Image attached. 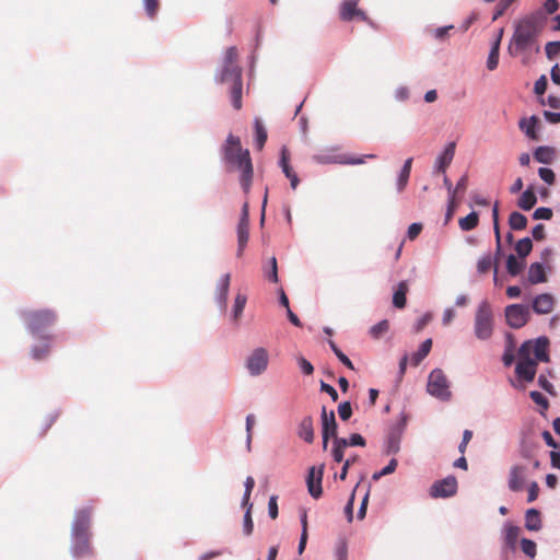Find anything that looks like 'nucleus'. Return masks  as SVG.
<instances>
[{
	"instance_id": "f257e3e1",
	"label": "nucleus",
	"mask_w": 560,
	"mask_h": 560,
	"mask_svg": "<svg viewBox=\"0 0 560 560\" xmlns=\"http://www.w3.org/2000/svg\"><path fill=\"white\" fill-rule=\"evenodd\" d=\"M550 340L547 336H539L522 342L518 348V361L515 374L518 382L532 383L537 374L539 362H550Z\"/></svg>"
},
{
	"instance_id": "f03ea898",
	"label": "nucleus",
	"mask_w": 560,
	"mask_h": 560,
	"mask_svg": "<svg viewBox=\"0 0 560 560\" xmlns=\"http://www.w3.org/2000/svg\"><path fill=\"white\" fill-rule=\"evenodd\" d=\"M221 162L228 172L240 171V185L244 194L250 191L254 168L248 149H243L241 139L230 133L220 149Z\"/></svg>"
},
{
	"instance_id": "7ed1b4c3",
	"label": "nucleus",
	"mask_w": 560,
	"mask_h": 560,
	"mask_svg": "<svg viewBox=\"0 0 560 560\" xmlns=\"http://www.w3.org/2000/svg\"><path fill=\"white\" fill-rule=\"evenodd\" d=\"M237 48L235 46L228 47L213 78L217 84L230 85L231 104L236 110L242 108L243 95V69L237 65Z\"/></svg>"
},
{
	"instance_id": "20e7f679",
	"label": "nucleus",
	"mask_w": 560,
	"mask_h": 560,
	"mask_svg": "<svg viewBox=\"0 0 560 560\" xmlns=\"http://www.w3.org/2000/svg\"><path fill=\"white\" fill-rule=\"evenodd\" d=\"M540 32L541 23L537 15L532 14L518 21L509 43V54L512 57H516L534 47L536 51H539L537 38Z\"/></svg>"
},
{
	"instance_id": "39448f33",
	"label": "nucleus",
	"mask_w": 560,
	"mask_h": 560,
	"mask_svg": "<svg viewBox=\"0 0 560 560\" xmlns=\"http://www.w3.org/2000/svg\"><path fill=\"white\" fill-rule=\"evenodd\" d=\"M91 508L78 510L71 526L70 552L73 559H80L93 555L90 545Z\"/></svg>"
},
{
	"instance_id": "423d86ee",
	"label": "nucleus",
	"mask_w": 560,
	"mask_h": 560,
	"mask_svg": "<svg viewBox=\"0 0 560 560\" xmlns=\"http://www.w3.org/2000/svg\"><path fill=\"white\" fill-rule=\"evenodd\" d=\"M21 318L24 320L28 332L33 338L52 341V336L47 329L55 323L56 314L51 310L23 311Z\"/></svg>"
},
{
	"instance_id": "0eeeda50",
	"label": "nucleus",
	"mask_w": 560,
	"mask_h": 560,
	"mask_svg": "<svg viewBox=\"0 0 560 560\" xmlns=\"http://www.w3.org/2000/svg\"><path fill=\"white\" fill-rule=\"evenodd\" d=\"M494 316L490 303L482 300L476 310L474 318V334L478 340H488L493 335Z\"/></svg>"
},
{
	"instance_id": "6e6552de",
	"label": "nucleus",
	"mask_w": 560,
	"mask_h": 560,
	"mask_svg": "<svg viewBox=\"0 0 560 560\" xmlns=\"http://www.w3.org/2000/svg\"><path fill=\"white\" fill-rule=\"evenodd\" d=\"M408 415L400 412L399 418L390 424L383 444L384 455H396L400 452V444L404 432L407 428Z\"/></svg>"
},
{
	"instance_id": "1a4fd4ad",
	"label": "nucleus",
	"mask_w": 560,
	"mask_h": 560,
	"mask_svg": "<svg viewBox=\"0 0 560 560\" xmlns=\"http://www.w3.org/2000/svg\"><path fill=\"white\" fill-rule=\"evenodd\" d=\"M427 392L441 401H448L451 399L452 392L450 389V381L441 369L436 368L430 372Z\"/></svg>"
},
{
	"instance_id": "9d476101",
	"label": "nucleus",
	"mask_w": 560,
	"mask_h": 560,
	"mask_svg": "<svg viewBox=\"0 0 560 560\" xmlns=\"http://www.w3.org/2000/svg\"><path fill=\"white\" fill-rule=\"evenodd\" d=\"M336 148H330L325 152L313 155V160L318 164H342V165H360L366 159H374L375 154H365L359 158L336 153Z\"/></svg>"
},
{
	"instance_id": "9b49d317",
	"label": "nucleus",
	"mask_w": 560,
	"mask_h": 560,
	"mask_svg": "<svg viewBox=\"0 0 560 560\" xmlns=\"http://www.w3.org/2000/svg\"><path fill=\"white\" fill-rule=\"evenodd\" d=\"M506 324L514 329L524 327L530 318V307L527 304H511L504 310Z\"/></svg>"
},
{
	"instance_id": "f8f14e48",
	"label": "nucleus",
	"mask_w": 560,
	"mask_h": 560,
	"mask_svg": "<svg viewBox=\"0 0 560 560\" xmlns=\"http://www.w3.org/2000/svg\"><path fill=\"white\" fill-rule=\"evenodd\" d=\"M458 489L457 479L455 476L450 475L441 480H436L429 489V494L433 499L451 498L456 494Z\"/></svg>"
},
{
	"instance_id": "ddd939ff",
	"label": "nucleus",
	"mask_w": 560,
	"mask_h": 560,
	"mask_svg": "<svg viewBox=\"0 0 560 560\" xmlns=\"http://www.w3.org/2000/svg\"><path fill=\"white\" fill-rule=\"evenodd\" d=\"M268 352L265 348H256L246 360V369L249 375L258 376L262 374L268 366Z\"/></svg>"
},
{
	"instance_id": "4468645a",
	"label": "nucleus",
	"mask_w": 560,
	"mask_h": 560,
	"mask_svg": "<svg viewBox=\"0 0 560 560\" xmlns=\"http://www.w3.org/2000/svg\"><path fill=\"white\" fill-rule=\"evenodd\" d=\"M528 468L523 464L512 465L508 475V487L512 492L524 490L527 481Z\"/></svg>"
},
{
	"instance_id": "2eb2a0df",
	"label": "nucleus",
	"mask_w": 560,
	"mask_h": 560,
	"mask_svg": "<svg viewBox=\"0 0 560 560\" xmlns=\"http://www.w3.org/2000/svg\"><path fill=\"white\" fill-rule=\"evenodd\" d=\"M324 469H325V465L320 464L318 467L312 466L307 470V476H306L305 481H306V486H307V491L313 499H319L323 494L322 481H323Z\"/></svg>"
},
{
	"instance_id": "dca6fc26",
	"label": "nucleus",
	"mask_w": 560,
	"mask_h": 560,
	"mask_svg": "<svg viewBox=\"0 0 560 560\" xmlns=\"http://www.w3.org/2000/svg\"><path fill=\"white\" fill-rule=\"evenodd\" d=\"M320 431L325 439H332L338 433V423L335 411L330 410L328 412L325 406H323L320 410Z\"/></svg>"
},
{
	"instance_id": "f3484780",
	"label": "nucleus",
	"mask_w": 560,
	"mask_h": 560,
	"mask_svg": "<svg viewBox=\"0 0 560 560\" xmlns=\"http://www.w3.org/2000/svg\"><path fill=\"white\" fill-rule=\"evenodd\" d=\"M556 305V299L551 293L537 294L529 306L537 315H546L552 312Z\"/></svg>"
},
{
	"instance_id": "a211bd4d",
	"label": "nucleus",
	"mask_w": 560,
	"mask_h": 560,
	"mask_svg": "<svg viewBox=\"0 0 560 560\" xmlns=\"http://www.w3.org/2000/svg\"><path fill=\"white\" fill-rule=\"evenodd\" d=\"M230 280V273H224L221 276L217 283L214 300L221 313H225L228 310Z\"/></svg>"
},
{
	"instance_id": "6ab92c4d",
	"label": "nucleus",
	"mask_w": 560,
	"mask_h": 560,
	"mask_svg": "<svg viewBox=\"0 0 560 560\" xmlns=\"http://www.w3.org/2000/svg\"><path fill=\"white\" fill-rule=\"evenodd\" d=\"M296 435L307 444L315 440L314 419L311 415L304 416L296 425Z\"/></svg>"
},
{
	"instance_id": "aec40b11",
	"label": "nucleus",
	"mask_w": 560,
	"mask_h": 560,
	"mask_svg": "<svg viewBox=\"0 0 560 560\" xmlns=\"http://www.w3.org/2000/svg\"><path fill=\"white\" fill-rule=\"evenodd\" d=\"M456 144L454 141L448 142L444 150L438 155L434 166L433 173H444L446 167L452 163L455 154Z\"/></svg>"
},
{
	"instance_id": "412c9836",
	"label": "nucleus",
	"mask_w": 560,
	"mask_h": 560,
	"mask_svg": "<svg viewBox=\"0 0 560 560\" xmlns=\"http://www.w3.org/2000/svg\"><path fill=\"white\" fill-rule=\"evenodd\" d=\"M521 528L512 523L504 524L503 550L515 551Z\"/></svg>"
},
{
	"instance_id": "4be33fe9",
	"label": "nucleus",
	"mask_w": 560,
	"mask_h": 560,
	"mask_svg": "<svg viewBox=\"0 0 560 560\" xmlns=\"http://www.w3.org/2000/svg\"><path fill=\"white\" fill-rule=\"evenodd\" d=\"M279 166L281 167L284 176L290 180L291 188L295 189L300 184V178L289 164V153L285 147L281 149Z\"/></svg>"
},
{
	"instance_id": "5701e85b",
	"label": "nucleus",
	"mask_w": 560,
	"mask_h": 560,
	"mask_svg": "<svg viewBox=\"0 0 560 560\" xmlns=\"http://www.w3.org/2000/svg\"><path fill=\"white\" fill-rule=\"evenodd\" d=\"M547 267L544 265V262L535 261L530 264L528 268V276L527 281L530 284H539L547 282V273H546Z\"/></svg>"
},
{
	"instance_id": "b1692460",
	"label": "nucleus",
	"mask_w": 560,
	"mask_h": 560,
	"mask_svg": "<svg viewBox=\"0 0 560 560\" xmlns=\"http://www.w3.org/2000/svg\"><path fill=\"white\" fill-rule=\"evenodd\" d=\"M539 119L536 115H532L528 118H522L518 121L520 129L529 138V139H537V127H538Z\"/></svg>"
},
{
	"instance_id": "393cba45",
	"label": "nucleus",
	"mask_w": 560,
	"mask_h": 560,
	"mask_svg": "<svg viewBox=\"0 0 560 560\" xmlns=\"http://www.w3.org/2000/svg\"><path fill=\"white\" fill-rule=\"evenodd\" d=\"M538 443L529 439H521L518 444V454L525 460H532L536 456Z\"/></svg>"
},
{
	"instance_id": "a878e982",
	"label": "nucleus",
	"mask_w": 560,
	"mask_h": 560,
	"mask_svg": "<svg viewBox=\"0 0 560 560\" xmlns=\"http://www.w3.org/2000/svg\"><path fill=\"white\" fill-rule=\"evenodd\" d=\"M536 203L537 196L534 190V187L530 185L522 192L521 197L517 200V206L524 211H529L534 208Z\"/></svg>"
},
{
	"instance_id": "bb28decb",
	"label": "nucleus",
	"mask_w": 560,
	"mask_h": 560,
	"mask_svg": "<svg viewBox=\"0 0 560 560\" xmlns=\"http://www.w3.org/2000/svg\"><path fill=\"white\" fill-rule=\"evenodd\" d=\"M542 527L540 512L535 509H528L525 513V528L530 532H538Z\"/></svg>"
},
{
	"instance_id": "cd10ccee",
	"label": "nucleus",
	"mask_w": 560,
	"mask_h": 560,
	"mask_svg": "<svg viewBox=\"0 0 560 560\" xmlns=\"http://www.w3.org/2000/svg\"><path fill=\"white\" fill-rule=\"evenodd\" d=\"M526 267L525 259L518 258L514 254H509L505 261V268L511 277L518 276Z\"/></svg>"
},
{
	"instance_id": "c85d7f7f",
	"label": "nucleus",
	"mask_w": 560,
	"mask_h": 560,
	"mask_svg": "<svg viewBox=\"0 0 560 560\" xmlns=\"http://www.w3.org/2000/svg\"><path fill=\"white\" fill-rule=\"evenodd\" d=\"M534 159L541 164H550L556 158V150L552 147L540 145L534 150Z\"/></svg>"
},
{
	"instance_id": "c756f323",
	"label": "nucleus",
	"mask_w": 560,
	"mask_h": 560,
	"mask_svg": "<svg viewBox=\"0 0 560 560\" xmlns=\"http://www.w3.org/2000/svg\"><path fill=\"white\" fill-rule=\"evenodd\" d=\"M249 237V222L238 221L237 224V256H241Z\"/></svg>"
},
{
	"instance_id": "7c9ffc66",
	"label": "nucleus",
	"mask_w": 560,
	"mask_h": 560,
	"mask_svg": "<svg viewBox=\"0 0 560 560\" xmlns=\"http://www.w3.org/2000/svg\"><path fill=\"white\" fill-rule=\"evenodd\" d=\"M412 165V158L405 161L396 179V189L398 192L402 191L408 184Z\"/></svg>"
},
{
	"instance_id": "2f4dec72",
	"label": "nucleus",
	"mask_w": 560,
	"mask_h": 560,
	"mask_svg": "<svg viewBox=\"0 0 560 560\" xmlns=\"http://www.w3.org/2000/svg\"><path fill=\"white\" fill-rule=\"evenodd\" d=\"M408 292V283L406 280L400 281L397 284L396 290L393 294V305L397 308H404L407 303L406 294Z\"/></svg>"
},
{
	"instance_id": "473e14b6",
	"label": "nucleus",
	"mask_w": 560,
	"mask_h": 560,
	"mask_svg": "<svg viewBox=\"0 0 560 560\" xmlns=\"http://www.w3.org/2000/svg\"><path fill=\"white\" fill-rule=\"evenodd\" d=\"M548 377H555L553 370L551 369H545L537 378L538 386L548 393L551 396H556V389L551 382H549Z\"/></svg>"
},
{
	"instance_id": "72a5a7b5",
	"label": "nucleus",
	"mask_w": 560,
	"mask_h": 560,
	"mask_svg": "<svg viewBox=\"0 0 560 560\" xmlns=\"http://www.w3.org/2000/svg\"><path fill=\"white\" fill-rule=\"evenodd\" d=\"M359 0H343L340 3L339 15L340 20L350 22L353 20V13L358 8Z\"/></svg>"
},
{
	"instance_id": "f704fd0d",
	"label": "nucleus",
	"mask_w": 560,
	"mask_h": 560,
	"mask_svg": "<svg viewBox=\"0 0 560 560\" xmlns=\"http://www.w3.org/2000/svg\"><path fill=\"white\" fill-rule=\"evenodd\" d=\"M516 256L521 259H525L533 250V240L529 236H525L518 240L514 246Z\"/></svg>"
},
{
	"instance_id": "c9c22d12",
	"label": "nucleus",
	"mask_w": 560,
	"mask_h": 560,
	"mask_svg": "<svg viewBox=\"0 0 560 560\" xmlns=\"http://www.w3.org/2000/svg\"><path fill=\"white\" fill-rule=\"evenodd\" d=\"M255 128V145L258 150H261L267 141V130L259 118L254 119Z\"/></svg>"
},
{
	"instance_id": "e433bc0d",
	"label": "nucleus",
	"mask_w": 560,
	"mask_h": 560,
	"mask_svg": "<svg viewBox=\"0 0 560 560\" xmlns=\"http://www.w3.org/2000/svg\"><path fill=\"white\" fill-rule=\"evenodd\" d=\"M432 348V339L428 338L420 345L419 349L412 353L411 363L418 365L430 353Z\"/></svg>"
},
{
	"instance_id": "4c0bfd02",
	"label": "nucleus",
	"mask_w": 560,
	"mask_h": 560,
	"mask_svg": "<svg viewBox=\"0 0 560 560\" xmlns=\"http://www.w3.org/2000/svg\"><path fill=\"white\" fill-rule=\"evenodd\" d=\"M527 223H528V220L523 213H521L518 211L511 212V214L509 217V226L511 228V230H514V231L525 230L527 226Z\"/></svg>"
},
{
	"instance_id": "58836bf2",
	"label": "nucleus",
	"mask_w": 560,
	"mask_h": 560,
	"mask_svg": "<svg viewBox=\"0 0 560 560\" xmlns=\"http://www.w3.org/2000/svg\"><path fill=\"white\" fill-rule=\"evenodd\" d=\"M42 345H33L31 348V357L32 359L39 361L45 359L50 350V343L51 341L42 340Z\"/></svg>"
},
{
	"instance_id": "ea45409f",
	"label": "nucleus",
	"mask_w": 560,
	"mask_h": 560,
	"mask_svg": "<svg viewBox=\"0 0 560 560\" xmlns=\"http://www.w3.org/2000/svg\"><path fill=\"white\" fill-rule=\"evenodd\" d=\"M479 222L478 212L471 211L466 217L459 219V228L463 231H471L474 230Z\"/></svg>"
},
{
	"instance_id": "a19ab883",
	"label": "nucleus",
	"mask_w": 560,
	"mask_h": 560,
	"mask_svg": "<svg viewBox=\"0 0 560 560\" xmlns=\"http://www.w3.org/2000/svg\"><path fill=\"white\" fill-rule=\"evenodd\" d=\"M494 236H495V252H494V256L492 257V262L494 266L493 282L497 285L498 284V261H499L500 257L503 255V250H502V243H501V233L494 234Z\"/></svg>"
},
{
	"instance_id": "79ce46f5",
	"label": "nucleus",
	"mask_w": 560,
	"mask_h": 560,
	"mask_svg": "<svg viewBox=\"0 0 560 560\" xmlns=\"http://www.w3.org/2000/svg\"><path fill=\"white\" fill-rule=\"evenodd\" d=\"M329 348L334 352V354L338 358V360L346 365L350 370H354V366L351 360L339 349L336 342L331 339L328 340Z\"/></svg>"
},
{
	"instance_id": "37998d69",
	"label": "nucleus",
	"mask_w": 560,
	"mask_h": 560,
	"mask_svg": "<svg viewBox=\"0 0 560 560\" xmlns=\"http://www.w3.org/2000/svg\"><path fill=\"white\" fill-rule=\"evenodd\" d=\"M521 549L524 552V555L530 559H534L537 555V544L529 538H522L521 541Z\"/></svg>"
},
{
	"instance_id": "c03bdc74",
	"label": "nucleus",
	"mask_w": 560,
	"mask_h": 560,
	"mask_svg": "<svg viewBox=\"0 0 560 560\" xmlns=\"http://www.w3.org/2000/svg\"><path fill=\"white\" fill-rule=\"evenodd\" d=\"M247 302V298L244 294H237L234 300L233 308H232V318L234 320L238 319V317L242 315L245 305Z\"/></svg>"
},
{
	"instance_id": "a18cd8bd",
	"label": "nucleus",
	"mask_w": 560,
	"mask_h": 560,
	"mask_svg": "<svg viewBox=\"0 0 560 560\" xmlns=\"http://www.w3.org/2000/svg\"><path fill=\"white\" fill-rule=\"evenodd\" d=\"M389 329V323L387 319H383V320H380L378 323H376L375 325H373L371 328H370V336L374 339H380L383 334H385L386 331H388Z\"/></svg>"
},
{
	"instance_id": "49530a36",
	"label": "nucleus",
	"mask_w": 560,
	"mask_h": 560,
	"mask_svg": "<svg viewBox=\"0 0 560 560\" xmlns=\"http://www.w3.org/2000/svg\"><path fill=\"white\" fill-rule=\"evenodd\" d=\"M397 466H398L397 459L396 458H392L385 467H383L378 471H375L372 475V479L374 481H376V480L381 479L384 476L393 474L396 470Z\"/></svg>"
},
{
	"instance_id": "de8ad7c7",
	"label": "nucleus",
	"mask_w": 560,
	"mask_h": 560,
	"mask_svg": "<svg viewBox=\"0 0 560 560\" xmlns=\"http://www.w3.org/2000/svg\"><path fill=\"white\" fill-rule=\"evenodd\" d=\"M492 262V256L490 253L483 254L477 261V271L480 275L486 273L490 270Z\"/></svg>"
},
{
	"instance_id": "09e8293b",
	"label": "nucleus",
	"mask_w": 560,
	"mask_h": 560,
	"mask_svg": "<svg viewBox=\"0 0 560 560\" xmlns=\"http://www.w3.org/2000/svg\"><path fill=\"white\" fill-rule=\"evenodd\" d=\"M265 276L268 280H270L273 283H277L279 281L278 265L276 257L270 258L269 267L265 269Z\"/></svg>"
},
{
	"instance_id": "8fccbe9b",
	"label": "nucleus",
	"mask_w": 560,
	"mask_h": 560,
	"mask_svg": "<svg viewBox=\"0 0 560 560\" xmlns=\"http://www.w3.org/2000/svg\"><path fill=\"white\" fill-rule=\"evenodd\" d=\"M499 55H500V50H498L497 45H491V48H490V51H489V55L487 58L488 70L493 71L494 69H497L498 63H499Z\"/></svg>"
},
{
	"instance_id": "3c124183",
	"label": "nucleus",
	"mask_w": 560,
	"mask_h": 560,
	"mask_svg": "<svg viewBox=\"0 0 560 560\" xmlns=\"http://www.w3.org/2000/svg\"><path fill=\"white\" fill-rule=\"evenodd\" d=\"M538 176L544 183H546L549 186L556 183V174L553 170L550 167H539Z\"/></svg>"
},
{
	"instance_id": "603ef678",
	"label": "nucleus",
	"mask_w": 560,
	"mask_h": 560,
	"mask_svg": "<svg viewBox=\"0 0 560 560\" xmlns=\"http://www.w3.org/2000/svg\"><path fill=\"white\" fill-rule=\"evenodd\" d=\"M552 215H553V211H552L551 208H549V207H539V208L535 209V211L532 214V218L534 220L549 221V220L552 219Z\"/></svg>"
},
{
	"instance_id": "864d4df0",
	"label": "nucleus",
	"mask_w": 560,
	"mask_h": 560,
	"mask_svg": "<svg viewBox=\"0 0 560 560\" xmlns=\"http://www.w3.org/2000/svg\"><path fill=\"white\" fill-rule=\"evenodd\" d=\"M253 529H254V523H253V518H252V505H249L248 509H246V511L244 513L243 533H244V535L249 536V535H252Z\"/></svg>"
},
{
	"instance_id": "5fc2aeb1",
	"label": "nucleus",
	"mask_w": 560,
	"mask_h": 560,
	"mask_svg": "<svg viewBox=\"0 0 560 560\" xmlns=\"http://www.w3.org/2000/svg\"><path fill=\"white\" fill-rule=\"evenodd\" d=\"M338 415L342 421H348L352 416V406L350 401H342L338 406Z\"/></svg>"
},
{
	"instance_id": "6e6d98bb",
	"label": "nucleus",
	"mask_w": 560,
	"mask_h": 560,
	"mask_svg": "<svg viewBox=\"0 0 560 560\" xmlns=\"http://www.w3.org/2000/svg\"><path fill=\"white\" fill-rule=\"evenodd\" d=\"M514 1L515 0H500L494 8L492 20L495 21L502 16Z\"/></svg>"
},
{
	"instance_id": "4d7b16f0",
	"label": "nucleus",
	"mask_w": 560,
	"mask_h": 560,
	"mask_svg": "<svg viewBox=\"0 0 560 560\" xmlns=\"http://www.w3.org/2000/svg\"><path fill=\"white\" fill-rule=\"evenodd\" d=\"M529 397L536 405L540 406L542 409H548L549 400L540 392L532 390L529 393Z\"/></svg>"
},
{
	"instance_id": "13d9d810",
	"label": "nucleus",
	"mask_w": 560,
	"mask_h": 560,
	"mask_svg": "<svg viewBox=\"0 0 560 560\" xmlns=\"http://www.w3.org/2000/svg\"><path fill=\"white\" fill-rule=\"evenodd\" d=\"M545 52L548 59L555 58L560 54V40L549 42L545 46Z\"/></svg>"
},
{
	"instance_id": "bf43d9fd",
	"label": "nucleus",
	"mask_w": 560,
	"mask_h": 560,
	"mask_svg": "<svg viewBox=\"0 0 560 560\" xmlns=\"http://www.w3.org/2000/svg\"><path fill=\"white\" fill-rule=\"evenodd\" d=\"M145 14L148 18L153 19L159 9V0H143Z\"/></svg>"
},
{
	"instance_id": "052dcab7",
	"label": "nucleus",
	"mask_w": 560,
	"mask_h": 560,
	"mask_svg": "<svg viewBox=\"0 0 560 560\" xmlns=\"http://www.w3.org/2000/svg\"><path fill=\"white\" fill-rule=\"evenodd\" d=\"M548 81L545 74L540 75L534 84V93L541 96L547 90Z\"/></svg>"
},
{
	"instance_id": "680f3d73",
	"label": "nucleus",
	"mask_w": 560,
	"mask_h": 560,
	"mask_svg": "<svg viewBox=\"0 0 560 560\" xmlns=\"http://www.w3.org/2000/svg\"><path fill=\"white\" fill-rule=\"evenodd\" d=\"M298 364H299V368L301 369V372L304 374V375H311L313 374L314 372V366L313 364L306 360L304 357H299L298 358Z\"/></svg>"
},
{
	"instance_id": "e2e57ef3",
	"label": "nucleus",
	"mask_w": 560,
	"mask_h": 560,
	"mask_svg": "<svg viewBox=\"0 0 560 560\" xmlns=\"http://www.w3.org/2000/svg\"><path fill=\"white\" fill-rule=\"evenodd\" d=\"M539 494V486L537 481H530L528 483V495H527V502L532 503L537 500Z\"/></svg>"
},
{
	"instance_id": "0e129e2a",
	"label": "nucleus",
	"mask_w": 560,
	"mask_h": 560,
	"mask_svg": "<svg viewBox=\"0 0 560 560\" xmlns=\"http://www.w3.org/2000/svg\"><path fill=\"white\" fill-rule=\"evenodd\" d=\"M394 96H395V100L398 102H406L409 100V96H410L409 89L405 85L398 86L395 90Z\"/></svg>"
},
{
	"instance_id": "69168bd1",
	"label": "nucleus",
	"mask_w": 560,
	"mask_h": 560,
	"mask_svg": "<svg viewBox=\"0 0 560 560\" xmlns=\"http://www.w3.org/2000/svg\"><path fill=\"white\" fill-rule=\"evenodd\" d=\"M432 316L431 313L423 314L413 325V331L419 332L421 331L428 323L431 320Z\"/></svg>"
},
{
	"instance_id": "338daca9",
	"label": "nucleus",
	"mask_w": 560,
	"mask_h": 560,
	"mask_svg": "<svg viewBox=\"0 0 560 560\" xmlns=\"http://www.w3.org/2000/svg\"><path fill=\"white\" fill-rule=\"evenodd\" d=\"M540 104L541 105H546L547 104L548 106H550L553 109H560V97L550 94V95H548L546 101L544 98H541L540 100Z\"/></svg>"
},
{
	"instance_id": "774afa93",
	"label": "nucleus",
	"mask_w": 560,
	"mask_h": 560,
	"mask_svg": "<svg viewBox=\"0 0 560 560\" xmlns=\"http://www.w3.org/2000/svg\"><path fill=\"white\" fill-rule=\"evenodd\" d=\"M550 466L555 469L560 470V447L558 450H551L549 453Z\"/></svg>"
}]
</instances>
